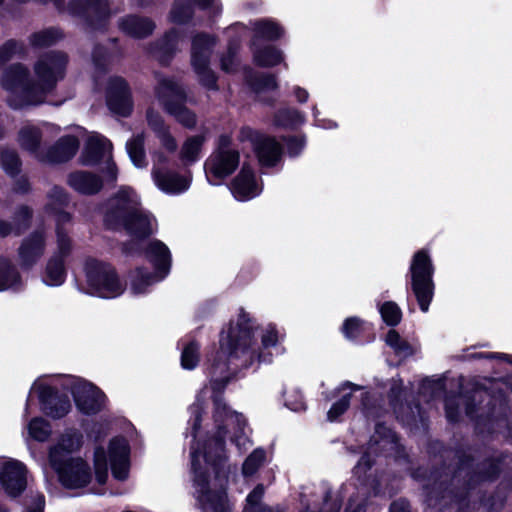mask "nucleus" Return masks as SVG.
I'll list each match as a JSON object with an SVG mask.
<instances>
[{
  "label": "nucleus",
  "instance_id": "f257e3e1",
  "mask_svg": "<svg viewBox=\"0 0 512 512\" xmlns=\"http://www.w3.org/2000/svg\"><path fill=\"white\" fill-rule=\"evenodd\" d=\"M214 421L217 427V436L209 438L202 445H193L191 448V465L194 473V483L198 502L203 512H229L226 495L223 490H210L206 472L208 467L216 466V462L225 458L224 437L222 430L233 428L236 430L232 441L240 451L250 446V440L245 432V419L226 407L221 399H214Z\"/></svg>",
  "mask_w": 512,
  "mask_h": 512
},
{
  "label": "nucleus",
  "instance_id": "f03ea898",
  "mask_svg": "<svg viewBox=\"0 0 512 512\" xmlns=\"http://www.w3.org/2000/svg\"><path fill=\"white\" fill-rule=\"evenodd\" d=\"M66 64L64 53L51 52L35 63L34 76L22 64L8 67L3 73L1 86L8 93L9 105L18 109L43 103L47 94L64 77Z\"/></svg>",
  "mask_w": 512,
  "mask_h": 512
},
{
  "label": "nucleus",
  "instance_id": "7ed1b4c3",
  "mask_svg": "<svg viewBox=\"0 0 512 512\" xmlns=\"http://www.w3.org/2000/svg\"><path fill=\"white\" fill-rule=\"evenodd\" d=\"M254 326L249 315L241 311L236 322H231L227 331L220 337V349L213 358L211 377L214 389L223 388L228 381L226 373L230 370L229 364L234 360H241V366H249L255 360H261L257 354L254 340Z\"/></svg>",
  "mask_w": 512,
  "mask_h": 512
},
{
  "label": "nucleus",
  "instance_id": "20e7f679",
  "mask_svg": "<svg viewBox=\"0 0 512 512\" xmlns=\"http://www.w3.org/2000/svg\"><path fill=\"white\" fill-rule=\"evenodd\" d=\"M68 203V198L64 190L60 187H54L48 194L46 209L56 216V250L54 255L48 261L44 282L49 286H59L65 280L64 259L72 250L71 240L67 231L63 228L65 223L70 222V215L63 211Z\"/></svg>",
  "mask_w": 512,
  "mask_h": 512
},
{
  "label": "nucleus",
  "instance_id": "39448f33",
  "mask_svg": "<svg viewBox=\"0 0 512 512\" xmlns=\"http://www.w3.org/2000/svg\"><path fill=\"white\" fill-rule=\"evenodd\" d=\"M140 200L137 193L130 187H121L110 200V212L106 216L108 225L121 222L124 229L132 236L145 237L150 235L156 226L155 219L139 208Z\"/></svg>",
  "mask_w": 512,
  "mask_h": 512
},
{
  "label": "nucleus",
  "instance_id": "423d86ee",
  "mask_svg": "<svg viewBox=\"0 0 512 512\" xmlns=\"http://www.w3.org/2000/svg\"><path fill=\"white\" fill-rule=\"evenodd\" d=\"M87 293L101 298L111 299L120 296L125 284L116 270L108 263L89 259L85 263Z\"/></svg>",
  "mask_w": 512,
  "mask_h": 512
},
{
  "label": "nucleus",
  "instance_id": "0eeeda50",
  "mask_svg": "<svg viewBox=\"0 0 512 512\" xmlns=\"http://www.w3.org/2000/svg\"><path fill=\"white\" fill-rule=\"evenodd\" d=\"M155 97L167 113L173 115L186 128H193L196 116L184 104L187 95L184 88L172 78L160 76L154 88Z\"/></svg>",
  "mask_w": 512,
  "mask_h": 512
},
{
  "label": "nucleus",
  "instance_id": "6e6552de",
  "mask_svg": "<svg viewBox=\"0 0 512 512\" xmlns=\"http://www.w3.org/2000/svg\"><path fill=\"white\" fill-rule=\"evenodd\" d=\"M19 140L23 149L34 154L41 161L64 162L72 158L78 150V141L73 136L61 138L53 147L42 143L40 130H22Z\"/></svg>",
  "mask_w": 512,
  "mask_h": 512
},
{
  "label": "nucleus",
  "instance_id": "1a4fd4ad",
  "mask_svg": "<svg viewBox=\"0 0 512 512\" xmlns=\"http://www.w3.org/2000/svg\"><path fill=\"white\" fill-rule=\"evenodd\" d=\"M146 256L157 269V274L152 275L143 269L135 270L131 275L130 286V291L134 295L144 294L149 286L165 278L170 269L171 255L164 243L157 240L150 242Z\"/></svg>",
  "mask_w": 512,
  "mask_h": 512
},
{
  "label": "nucleus",
  "instance_id": "9d476101",
  "mask_svg": "<svg viewBox=\"0 0 512 512\" xmlns=\"http://www.w3.org/2000/svg\"><path fill=\"white\" fill-rule=\"evenodd\" d=\"M240 152L228 133L219 135L215 148L204 164L206 177L213 183L211 176L215 178H226L238 167Z\"/></svg>",
  "mask_w": 512,
  "mask_h": 512
},
{
  "label": "nucleus",
  "instance_id": "9b49d317",
  "mask_svg": "<svg viewBox=\"0 0 512 512\" xmlns=\"http://www.w3.org/2000/svg\"><path fill=\"white\" fill-rule=\"evenodd\" d=\"M412 289L417 298L420 309L427 312L433 298V272L434 268L429 255L421 250L414 254L411 265Z\"/></svg>",
  "mask_w": 512,
  "mask_h": 512
},
{
  "label": "nucleus",
  "instance_id": "f8f14e48",
  "mask_svg": "<svg viewBox=\"0 0 512 512\" xmlns=\"http://www.w3.org/2000/svg\"><path fill=\"white\" fill-rule=\"evenodd\" d=\"M50 464L56 471L59 481L66 488H81L91 480L89 466L81 458H69L61 461L58 451L55 450L50 455Z\"/></svg>",
  "mask_w": 512,
  "mask_h": 512
},
{
  "label": "nucleus",
  "instance_id": "ddd939ff",
  "mask_svg": "<svg viewBox=\"0 0 512 512\" xmlns=\"http://www.w3.org/2000/svg\"><path fill=\"white\" fill-rule=\"evenodd\" d=\"M215 46V38L207 34H198L192 40L191 64L202 85L216 88V76L209 68L210 56Z\"/></svg>",
  "mask_w": 512,
  "mask_h": 512
},
{
  "label": "nucleus",
  "instance_id": "4468645a",
  "mask_svg": "<svg viewBox=\"0 0 512 512\" xmlns=\"http://www.w3.org/2000/svg\"><path fill=\"white\" fill-rule=\"evenodd\" d=\"M67 388L71 390L77 408L85 414H94L102 409L105 395L93 384L81 379H69Z\"/></svg>",
  "mask_w": 512,
  "mask_h": 512
},
{
  "label": "nucleus",
  "instance_id": "2eb2a0df",
  "mask_svg": "<svg viewBox=\"0 0 512 512\" xmlns=\"http://www.w3.org/2000/svg\"><path fill=\"white\" fill-rule=\"evenodd\" d=\"M0 485L9 497L19 496L27 486L26 466L18 460L0 457Z\"/></svg>",
  "mask_w": 512,
  "mask_h": 512
},
{
  "label": "nucleus",
  "instance_id": "dca6fc26",
  "mask_svg": "<svg viewBox=\"0 0 512 512\" xmlns=\"http://www.w3.org/2000/svg\"><path fill=\"white\" fill-rule=\"evenodd\" d=\"M112 144L105 137L95 134L91 136L81 155V161L85 165L96 164L100 160L108 162L106 179L115 181L117 179V168L114 163H110Z\"/></svg>",
  "mask_w": 512,
  "mask_h": 512
},
{
  "label": "nucleus",
  "instance_id": "f3484780",
  "mask_svg": "<svg viewBox=\"0 0 512 512\" xmlns=\"http://www.w3.org/2000/svg\"><path fill=\"white\" fill-rule=\"evenodd\" d=\"M106 102L109 110L119 116L127 117L133 109L131 92L121 77H111L106 88Z\"/></svg>",
  "mask_w": 512,
  "mask_h": 512
},
{
  "label": "nucleus",
  "instance_id": "a211bd4d",
  "mask_svg": "<svg viewBox=\"0 0 512 512\" xmlns=\"http://www.w3.org/2000/svg\"><path fill=\"white\" fill-rule=\"evenodd\" d=\"M31 393L38 394L42 410L53 418H61L71 409L69 400L59 397L44 379H38L34 382Z\"/></svg>",
  "mask_w": 512,
  "mask_h": 512
},
{
  "label": "nucleus",
  "instance_id": "6ab92c4d",
  "mask_svg": "<svg viewBox=\"0 0 512 512\" xmlns=\"http://www.w3.org/2000/svg\"><path fill=\"white\" fill-rule=\"evenodd\" d=\"M198 5L201 9H209L212 14L221 11V4L218 0H175L170 11V19L176 24H185L193 16V7Z\"/></svg>",
  "mask_w": 512,
  "mask_h": 512
},
{
  "label": "nucleus",
  "instance_id": "aec40b11",
  "mask_svg": "<svg viewBox=\"0 0 512 512\" xmlns=\"http://www.w3.org/2000/svg\"><path fill=\"white\" fill-rule=\"evenodd\" d=\"M109 463L114 478L125 480L129 473V446L124 438L111 440L108 450Z\"/></svg>",
  "mask_w": 512,
  "mask_h": 512
},
{
  "label": "nucleus",
  "instance_id": "412c9836",
  "mask_svg": "<svg viewBox=\"0 0 512 512\" xmlns=\"http://www.w3.org/2000/svg\"><path fill=\"white\" fill-rule=\"evenodd\" d=\"M231 192L239 201L254 198L261 192V187L256 182L253 171L249 167L243 166L231 184Z\"/></svg>",
  "mask_w": 512,
  "mask_h": 512
},
{
  "label": "nucleus",
  "instance_id": "4be33fe9",
  "mask_svg": "<svg viewBox=\"0 0 512 512\" xmlns=\"http://www.w3.org/2000/svg\"><path fill=\"white\" fill-rule=\"evenodd\" d=\"M45 250L43 232L36 231L23 240L19 248V258L23 267H31L37 263Z\"/></svg>",
  "mask_w": 512,
  "mask_h": 512
},
{
  "label": "nucleus",
  "instance_id": "5701e85b",
  "mask_svg": "<svg viewBox=\"0 0 512 512\" xmlns=\"http://www.w3.org/2000/svg\"><path fill=\"white\" fill-rule=\"evenodd\" d=\"M155 185L168 194H179L190 186V179L170 171H162L157 167L152 170Z\"/></svg>",
  "mask_w": 512,
  "mask_h": 512
},
{
  "label": "nucleus",
  "instance_id": "b1692460",
  "mask_svg": "<svg viewBox=\"0 0 512 512\" xmlns=\"http://www.w3.org/2000/svg\"><path fill=\"white\" fill-rule=\"evenodd\" d=\"M253 147L262 166H274L281 158L282 145L274 138L259 136L253 140Z\"/></svg>",
  "mask_w": 512,
  "mask_h": 512
},
{
  "label": "nucleus",
  "instance_id": "393cba45",
  "mask_svg": "<svg viewBox=\"0 0 512 512\" xmlns=\"http://www.w3.org/2000/svg\"><path fill=\"white\" fill-rule=\"evenodd\" d=\"M119 28L125 34L134 38H144L152 33L155 24L146 17L128 15L119 21Z\"/></svg>",
  "mask_w": 512,
  "mask_h": 512
},
{
  "label": "nucleus",
  "instance_id": "a878e982",
  "mask_svg": "<svg viewBox=\"0 0 512 512\" xmlns=\"http://www.w3.org/2000/svg\"><path fill=\"white\" fill-rule=\"evenodd\" d=\"M254 62L262 67H273L284 61L283 52L272 45L260 47L252 40Z\"/></svg>",
  "mask_w": 512,
  "mask_h": 512
},
{
  "label": "nucleus",
  "instance_id": "bb28decb",
  "mask_svg": "<svg viewBox=\"0 0 512 512\" xmlns=\"http://www.w3.org/2000/svg\"><path fill=\"white\" fill-rule=\"evenodd\" d=\"M69 185L79 193H97L102 186L101 180L94 174L84 171L72 173L68 179Z\"/></svg>",
  "mask_w": 512,
  "mask_h": 512
},
{
  "label": "nucleus",
  "instance_id": "cd10ccee",
  "mask_svg": "<svg viewBox=\"0 0 512 512\" xmlns=\"http://www.w3.org/2000/svg\"><path fill=\"white\" fill-rule=\"evenodd\" d=\"M71 10L75 14L99 19L106 18L109 15L107 0H75L71 4Z\"/></svg>",
  "mask_w": 512,
  "mask_h": 512
},
{
  "label": "nucleus",
  "instance_id": "c85d7f7f",
  "mask_svg": "<svg viewBox=\"0 0 512 512\" xmlns=\"http://www.w3.org/2000/svg\"><path fill=\"white\" fill-rule=\"evenodd\" d=\"M82 436L76 431H68L61 435L56 445L49 452V456L57 450L61 461L72 458L70 454L80 448Z\"/></svg>",
  "mask_w": 512,
  "mask_h": 512
},
{
  "label": "nucleus",
  "instance_id": "c756f323",
  "mask_svg": "<svg viewBox=\"0 0 512 512\" xmlns=\"http://www.w3.org/2000/svg\"><path fill=\"white\" fill-rule=\"evenodd\" d=\"M207 137L204 133L188 137L180 150V158L185 164H192L200 159L201 150Z\"/></svg>",
  "mask_w": 512,
  "mask_h": 512
},
{
  "label": "nucleus",
  "instance_id": "7c9ffc66",
  "mask_svg": "<svg viewBox=\"0 0 512 512\" xmlns=\"http://www.w3.org/2000/svg\"><path fill=\"white\" fill-rule=\"evenodd\" d=\"M253 30L255 37L253 40L257 41V38H265L267 40H277L284 34L283 28L275 21L271 19H261L253 23Z\"/></svg>",
  "mask_w": 512,
  "mask_h": 512
},
{
  "label": "nucleus",
  "instance_id": "2f4dec72",
  "mask_svg": "<svg viewBox=\"0 0 512 512\" xmlns=\"http://www.w3.org/2000/svg\"><path fill=\"white\" fill-rule=\"evenodd\" d=\"M264 486L257 485L246 498V505L243 512H280L278 507H269L262 504Z\"/></svg>",
  "mask_w": 512,
  "mask_h": 512
},
{
  "label": "nucleus",
  "instance_id": "473e14b6",
  "mask_svg": "<svg viewBox=\"0 0 512 512\" xmlns=\"http://www.w3.org/2000/svg\"><path fill=\"white\" fill-rule=\"evenodd\" d=\"M62 37L63 34L59 29L48 28L33 33L29 38V42L34 48H45L57 43Z\"/></svg>",
  "mask_w": 512,
  "mask_h": 512
},
{
  "label": "nucleus",
  "instance_id": "72a5a7b5",
  "mask_svg": "<svg viewBox=\"0 0 512 512\" xmlns=\"http://www.w3.org/2000/svg\"><path fill=\"white\" fill-rule=\"evenodd\" d=\"M126 149L131 161L136 167L142 168L146 166L147 162L145 158L144 138L142 134H138L130 139L126 144Z\"/></svg>",
  "mask_w": 512,
  "mask_h": 512
},
{
  "label": "nucleus",
  "instance_id": "f704fd0d",
  "mask_svg": "<svg viewBox=\"0 0 512 512\" xmlns=\"http://www.w3.org/2000/svg\"><path fill=\"white\" fill-rule=\"evenodd\" d=\"M303 124V115L294 108H283L275 115V125L281 128H294Z\"/></svg>",
  "mask_w": 512,
  "mask_h": 512
},
{
  "label": "nucleus",
  "instance_id": "c9c22d12",
  "mask_svg": "<svg viewBox=\"0 0 512 512\" xmlns=\"http://www.w3.org/2000/svg\"><path fill=\"white\" fill-rule=\"evenodd\" d=\"M30 438L35 441L44 442L50 437L52 430L50 424L43 418H33L27 425Z\"/></svg>",
  "mask_w": 512,
  "mask_h": 512
},
{
  "label": "nucleus",
  "instance_id": "e433bc0d",
  "mask_svg": "<svg viewBox=\"0 0 512 512\" xmlns=\"http://www.w3.org/2000/svg\"><path fill=\"white\" fill-rule=\"evenodd\" d=\"M386 343L400 357H407L414 353L413 347L403 340L395 330H390L387 333Z\"/></svg>",
  "mask_w": 512,
  "mask_h": 512
},
{
  "label": "nucleus",
  "instance_id": "4c0bfd02",
  "mask_svg": "<svg viewBox=\"0 0 512 512\" xmlns=\"http://www.w3.org/2000/svg\"><path fill=\"white\" fill-rule=\"evenodd\" d=\"M20 283V277L16 269L8 262L0 264V291L16 287Z\"/></svg>",
  "mask_w": 512,
  "mask_h": 512
},
{
  "label": "nucleus",
  "instance_id": "58836bf2",
  "mask_svg": "<svg viewBox=\"0 0 512 512\" xmlns=\"http://www.w3.org/2000/svg\"><path fill=\"white\" fill-rule=\"evenodd\" d=\"M379 311L383 321L389 326L397 325L402 318L401 309L395 302L392 301L383 303L380 306Z\"/></svg>",
  "mask_w": 512,
  "mask_h": 512
},
{
  "label": "nucleus",
  "instance_id": "ea45409f",
  "mask_svg": "<svg viewBox=\"0 0 512 512\" xmlns=\"http://www.w3.org/2000/svg\"><path fill=\"white\" fill-rule=\"evenodd\" d=\"M265 451L255 449L245 460L242 466L244 476H252L265 461Z\"/></svg>",
  "mask_w": 512,
  "mask_h": 512
},
{
  "label": "nucleus",
  "instance_id": "a19ab883",
  "mask_svg": "<svg viewBox=\"0 0 512 512\" xmlns=\"http://www.w3.org/2000/svg\"><path fill=\"white\" fill-rule=\"evenodd\" d=\"M199 362V345L195 342L187 344L181 354V365L184 369H194Z\"/></svg>",
  "mask_w": 512,
  "mask_h": 512
},
{
  "label": "nucleus",
  "instance_id": "79ce46f5",
  "mask_svg": "<svg viewBox=\"0 0 512 512\" xmlns=\"http://www.w3.org/2000/svg\"><path fill=\"white\" fill-rule=\"evenodd\" d=\"M95 475L98 483L104 484L108 476V460L105 451L98 448L94 454Z\"/></svg>",
  "mask_w": 512,
  "mask_h": 512
},
{
  "label": "nucleus",
  "instance_id": "37998d69",
  "mask_svg": "<svg viewBox=\"0 0 512 512\" xmlns=\"http://www.w3.org/2000/svg\"><path fill=\"white\" fill-rule=\"evenodd\" d=\"M0 164L5 172L11 176L16 175L20 170V161L13 151L4 150L0 152Z\"/></svg>",
  "mask_w": 512,
  "mask_h": 512
},
{
  "label": "nucleus",
  "instance_id": "c03bdc74",
  "mask_svg": "<svg viewBox=\"0 0 512 512\" xmlns=\"http://www.w3.org/2000/svg\"><path fill=\"white\" fill-rule=\"evenodd\" d=\"M24 53V47L15 40H9L0 47V66L11 60L16 55Z\"/></svg>",
  "mask_w": 512,
  "mask_h": 512
},
{
  "label": "nucleus",
  "instance_id": "a18cd8bd",
  "mask_svg": "<svg viewBox=\"0 0 512 512\" xmlns=\"http://www.w3.org/2000/svg\"><path fill=\"white\" fill-rule=\"evenodd\" d=\"M203 405H204V397L201 393L197 396L196 401L189 408V411L191 414V418H190L189 422H192L193 437H196L198 425L200 422L201 412L203 410Z\"/></svg>",
  "mask_w": 512,
  "mask_h": 512
},
{
  "label": "nucleus",
  "instance_id": "49530a36",
  "mask_svg": "<svg viewBox=\"0 0 512 512\" xmlns=\"http://www.w3.org/2000/svg\"><path fill=\"white\" fill-rule=\"evenodd\" d=\"M178 38V34L175 30L170 31L164 39L163 45L158 52V58L161 62H166V54H171L175 51V45Z\"/></svg>",
  "mask_w": 512,
  "mask_h": 512
},
{
  "label": "nucleus",
  "instance_id": "de8ad7c7",
  "mask_svg": "<svg viewBox=\"0 0 512 512\" xmlns=\"http://www.w3.org/2000/svg\"><path fill=\"white\" fill-rule=\"evenodd\" d=\"M279 341V334L272 324L267 325L261 334V343L264 348L274 347Z\"/></svg>",
  "mask_w": 512,
  "mask_h": 512
},
{
  "label": "nucleus",
  "instance_id": "09e8293b",
  "mask_svg": "<svg viewBox=\"0 0 512 512\" xmlns=\"http://www.w3.org/2000/svg\"><path fill=\"white\" fill-rule=\"evenodd\" d=\"M45 497L41 493H32L29 495L24 512H44Z\"/></svg>",
  "mask_w": 512,
  "mask_h": 512
},
{
  "label": "nucleus",
  "instance_id": "8fccbe9b",
  "mask_svg": "<svg viewBox=\"0 0 512 512\" xmlns=\"http://www.w3.org/2000/svg\"><path fill=\"white\" fill-rule=\"evenodd\" d=\"M350 404V394L344 395L338 402L333 404L327 413L329 421H335L340 415H342Z\"/></svg>",
  "mask_w": 512,
  "mask_h": 512
},
{
  "label": "nucleus",
  "instance_id": "3c124183",
  "mask_svg": "<svg viewBox=\"0 0 512 512\" xmlns=\"http://www.w3.org/2000/svg\"><path fill=\"white\" fill-rule=\"evenodd\" d=\"M361 328L362 324L358 318H349L343 325V333L347 338L352 339L358 336Z\"/></svg>",
  "mask_w": 512,
  "mask_h": 512
},
{
  "label": "nucleus",
  "instance_id": "603ef678",
  "mask_svg": "<svg viewBox=\"0 0 512 512\" xmlns=\"http://www.w3.org/2000/svg\"><path fill=\"white\" fill-rule=\"evenodd\" d=\"M286 406L293 411H301L305 409V403L298 393H290L285 400Z\"/></svg>",
  "mask_w": 512,
  "mask_h": 512
},
{
  "label": "nucleus",
  "instance_id": "864d4df0",
  "mask_svg": "<svg viewBox=\"0 0 512 512\" xmlns=\"http://www.w3.org/2000/svg\"><path fill=\"white\" fill-rule=\"evenodd\" d=\"M236 67V58L234 52L229 49L227 55L221 58V69L224 72L231 73L235 70Z\"/></svg>",
  "mask_w": 512,
  "mask_h": 512
},
{
  "label": "nucleus",
  "instance_id": "5fc2aeb1",
  "mask_svg": "<svg viewBox=\"0 0 512 512\" xmlns=\"http://www.w3.org/2000/svg\"><path fill=\"white\" fill-rule=\"evenodd\" d=\"M146 119L149 126L152 128H158L162 125V116L154 108H149L146 112Z\"/></svg>",
  "mask_w": 512,
  "mask_h": 512
},
{
  "label": "nucleus",
  "instance_id": "6e6d98bb",
  "mask_svg": "<svg viewBox=\"0 0 512 512\" xmlns=\"http://www.w3.org/2000/svg\"><path fill=\"white\" fill-rule=\"evenodd\" d=\"M379 446L380 449H386L388 446L393 445V435L388 431V434L378 440L376 437H373L372 444L370 445L369 449L372 452L376 451V448L374 446Z\"/></svg>",
  "mask_w": 512,
  "mask_h": 512
},
{
  "label": "nucleus",
  "instance_id": "4d7b16f0",
  "mask_svg": "<svg viewBox=\"0 0 512 512\" xmlns=\"http://www.w3.org/2000/svg\"><path fill=\"white\" fill-rule=\"evenodd\" d=\"M277 88L276 78L273 75L266 74L261 76L258 89L260 90H274Z\"/></svg>",
  "mask_w": 512,
  "mask_h": 512
},
{
  "label": "nucleus",
  "instance_id": "13d9d810",
  "mask_svg": "<svg viewBox=\"0 0 512 512\" xmlns=\"http://www.w3.org/2000/svg\"><path fill=\"white\" fill-rule=\"evenodd\" d=\"M286 146L290 155H297L304 147V141L300 138L289 139Z\"/></svg>",
  "mask_w": 512,
  "mask_h": 512
},
{
  "label": "nucleus",
  "instance_id": "bf43d9fd",
  "mask_svg": "<svg viewBox=\"0 0 512 512\" xmlns=\"http://www.w3.org/2000/svg\"><path fill=\"white\" fill-rule=\"evenodd\" d=\"M455 405H456L455 399L449 398L446 400V403H445L446 416L449 421H456L458 418V412H457Z\"/></svg>",
  "mask_w": 512,
  "mask_h": 512
},
{
  "label": "nucleus",
  "instance_id": "052dcab7",
  "mask_svg": "<svg viewBox=\"0 0 512 512\" xmlns=\"http://www.w3.org/2000/svg\"><path fill=\"white\" fill-rule=\"evenodd\" d=\"M159 138H160L163 146L167 150L174 151L176 149L177 144H176L175 140L168 133H166L165 130H161V133L159 134Z\"/></svg>",
  "mask_w": 512,
  "mask_h": 512
},
{
  "label": "nucleus",
  "instance_id": "680f3d73",
  "mask_svg": "<svg viewBox=\"0 0 512 512\" xmlns=\"http://www.w3.org/2000/svg\"><path fill=\"white\" fill-rule=\"evenodd\" d=\"M371 467V462L369 460V453L362 456L360 461L358 462L357 466L355 467V473L360 474L364 473L368 468Z\"/></svg>",
  "mask_w": 512,
  "mask_h": 512
},
{
  "label": "nucleus",
  "instance_id": "e2e57ef3",
  "mask_svg": "<svg viewBox=\"0 0 512 512\" xmlns=\"http://www.w3.org/2000/svg\"><path fill=\"white\" fill-rule=\"evenodd\" d=\"M390 512H410L409 504L404 500H398L391 504Z\"/></svg>",
  "mask_w": 512,
  "mask_h": 512
},
{
  "label": "nucleus",
  "instance_id": "0e129e2a",
  "mask_svg": "<svg viewBox=\"0 0 512 512\" xmlns=\"http://www.w3.org/2000/svg\"><path fill=\"white\" fill-rule=\"evenodd\" d=\"M293 93L299 102L303 103L308 100V97H309L308 92L301 87H295L293 90Z\"/></svg>",
  "mask_w": 512,
  "mask_h": 512
},
{
  "label": "nucleus",
  "instance_id": "69168bd1",
  "mask_svg": "<svg viewBox=\"0 0 512 512\" xmlns=\"http://www.w3.org/2000/svg\"><path fill=\"white\" fill-rule=\"evenodd\" d=\"M31 216V211L29 210V208L27 207H22L20 210H19V213H18V217L22 218L23 220H28Z\"/></svg>",
  "mask_w": 512,
  "mask_h": 512
},
{
  "label": "nucleus",
  "instance_id": "338daca9",
  "mask_svg": "<svg viewBox=\"0 0 512 512\" xmlns=\"http://www.w3.org/2000/svg\"><path fill=\"white\" fill-rule=\"evenodd\" d=\"M11 232V229L8 224L0 223V234L2 236L8 235Z\"/></svg>",
  "mask_w": 512,
  "mask_h": 512
},
{
  "label": "nucleus",
  "instance_id": "774afa93",
  "mask_svg": "<svg viewBox=\"0 0 512 512\" xmlns=\"http://www.w3.org/2000/svg\"><path fill=\"white\" fill-rule=\"evenodd\" d=\"M364 508L362 505H357L355 509L352 508V503L349 504L348 508L346 509V512H363Z\"/></svg>",
  "mask_w": 512,
  "mask_h": 512
}]
</instances>
